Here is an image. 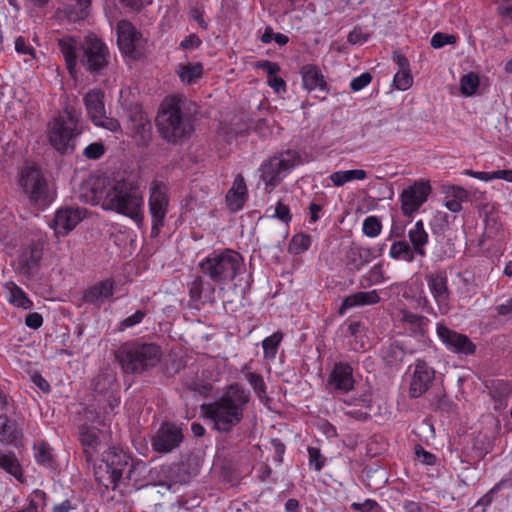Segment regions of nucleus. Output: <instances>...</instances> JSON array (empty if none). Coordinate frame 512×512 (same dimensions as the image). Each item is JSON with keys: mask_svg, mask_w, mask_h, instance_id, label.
I'll list each match as a JSON object with an SVG mask.
<instances>
[{"mask_svg": "<svg viewBox=\"0 0 512 512\" xmlns=\"http://www.w3.org/2000/svg\"><path fill=\"white\" fill-rule=\"evenodd\" d=\"M87 186L93 201L101 203L103 208L123 214L137 224L143 222V197L139 187L132 181L97 176L91 178Z\"/></svg>", "mask_w": 512, "mask_h": 512, "instance_id": "nucleus-1", "label": "nucleus"}, {"mask_svg": "<svg viewBox=\"0 0 512 512\" xmlns=\"http://www.w3.org/2000/svg\"><path fill=\"white\" fill-rule=\"evenodd\" d=\"M455 42L456 37L454 35L438 32L432 36L430 44L433 48L438 49L446 44H454Z\"/></svg>", "mask_w": 512, "mask_h": 512, "instance_id": "nucleus-52", "label": "nucleus"}, {"mask_svg": "<svg viewBox=\"0 0 512 512\" xmlns=\"http://www.w3.org/2000/svg\"><path fill=\"white\" fill-rule=\"evenodd\" d=\"M381 355L383 360L388 365L393 366L400 363L403 360L405 356V351L399 343L393 342L390 343L389 345L382 347Z\"/></svg>", "mask_w": 512, "mask_h": 512, "instance_id": "nucleus-37", "label": "nucleus"}, {"mask_svg": "<svg viewBox=\"0 0 512 512\" xmlns=\"http://www.w3.org/2000/svg\"><path fill=\"white\" fill-rule=\"evenodd\" d=\"M60 50L64 56L66 67L72 75L75 73L77 61H79L80 44L76 45L71 40L61 39L58 42Z\"/></svg>", "mask_w": 512, "mask_h": 512, "instance_id": "nucleus-29", "label": "nucleus"}, {"mask_svg": "<svg viewBox=\"0 0 512 512\" xmlns=\"http://www.w3.org/2000/svg\"><path fill=\"white\" fill-rule=\"evenodd\" d=\"M308 453H309V464L314 466V469L316 471H320L325 464V458L322 457L320 450L315 447H309Z\"/></svg>", "mask_w": 512, "mask_h": 512, "instance_id": "nucleus-54", "label": "nucleus"}, {"mask_svg": "<svg viewBox=\"0 0 512 512\" xmlns=\"http://www.w3.org/2000/svg\"><path fill=\"white\" fill-rule=\"evenodd\" d=\"M79 63L92 74L101 73L109 63L106 44L95 35H88L80 43Z\"/></svg>", "mask_w": 512, "mask_h": 512, "instance_id": "nucleus-9", "label": "nucleus"}, {"mask_svg": "<svg viewBox=\"0 0 512 512\" xmlns=\"http://www.w3.org/2000/svg\"><path fill=\"white\" fill-rule=\"evenodd\" d=\"M353 369L348 363H335L328 377V386L334 391L349 392L354 388Z\"/></svg>", "mask_w": 512, "mask_h": 512, "instance_id": "nucleus-20", "label": "nucleus"}, {"mask_svg": "<svg viewBox=\"0 0 512 512\" xmlns=\"http://www.w3.org/2000/svg\"><path fill=\"white\" fill-rule=\"evenodd\" d=\"M208 292L209 295L213 294L214 288L211 283L204 281L201 276H197L189 288L190 299L194 302H200L203 298V293Z\"/></svg>", "mask_w": 512, "mask_h": 512, "instance_id": "nucleus-38", "label": "nucleus"}, {"mask_svg": "<svg viewBox=\"0 0 512 512\" xmlns=\"http://www.w3.org/2000/svg\"><path fill=\"white\" fill-rule=\"evenodd\" d=\"M113 290V280L105 279L99 281L84 292L83 301L95 306H100L106 300L112 297Z\"/></svg>", "mask_w": 512, "mask_h": 512, "instance_id": "nucleus-22", "label": "nucleus"}, {"mask_svg": "<svg viewBox=\"0 0 512 512\" xmlns=\"http://www.w3.org/2000/svg\"><path fill=\"white\" fill-rule=\"evenodd\" d=\"M311 244V239L307 235H295L291 241V249L295 253L306 251Z\"/></svg>", "mask_w": 512, "mask_h": 512, "instance_id": "nucleus-49", "label": "nucleus"}, {"mask_svg": "<svg viewBox=\"0 0 512 512\" xmlns=\"http://www.w3.org/2000/svg\"><path fill=\"white\" fill-rule=\"evenodd\" d=\"M105 153V147L101 142H94L89 144L83 151V155L87 159H99Z\"/></svg>", "mask_w": 512, "mask_h": 512, "instance_id": "nucleus-48", "label": "nucleus"}, {"mask_svg": "<svg viewBox=\"0 0 512 512\" xmlns=\"http://www.w3.org/2000/svg\"><path fill=\"white\" fill-rule=\"evenodd\" d=\"M35 450L36 461L43 466L51 467L53 458L47 444L41 442L35 447Z\"/></svg>", "mask_w": 512, "mask_h": 512, "instance_id": "nucleus-46", "label": "nucleus"}, {"mask_svg": "<svg viewBox=\"0 0 512 512\" xmlns=\"http://www.w3.org/2000/svg\"><path fill=\"white\" fill-rule=\"evenodd\" d=\"M21 435L17 423L7 415L0 414V442L5 445L14 444Z\"/></svg>", "mask_w": 512, "mask_h": 512, "instance_id": "nucleus-28", "label": "nucleus"}, {"mask_svg": "<svg viewBox=\"0 0 512 512\" xmlns=\"http://www.w3.org/2000/svg\"><path fill=\"white\" fill-rule=\"evenodd\" d=\"M256 67L261 68L264 71H266L268 74V77L274 76L280 70V67L277 63H274V62H271L268 60L258 62Z\"/></svg>", "mask_w": 512, "mask_h": 512, "instance_id": "nucleus-59", "label": "nucleus"}, {"mask_svg": "<svg viewBox=\"0 0 512 512\" xmlns=\"http://www.w3.org/2000/svg\"><path fill=\"white\" fill-rule=\"evenodd\" d=\"M177 74L185 84H193L202 77L203 65L200 62L179 64Z\"/></svg>", "mask_w": 512, "mask_h": 512, "instance_id": "nucleus-32", "label": "nucleus"}, {"mask_svg": "<svg viewBox=\"0 0 512 512\" xmlns=\"http://www.w3.org/2000/svg\"><path fill=\"white\" fill-rule=\"evenodd\" d=\"M505 481L502 480L499 483H497L493 488H491L482 498H480L477 502V506H482L483 508H486L490 503L493 501V494L496 493L502 484Z\"/></svg>", "mask_w": 512, "mask_h": 512, "instance_id": "nucleus-58", "label": "nucleus"}, {"mask_svg": "<svg viewBox=\"0 0 512 512\" xmlns=\"http://www.w3.org/2000/svg\"><path fill=\"white\" fill-rule=\"evenodd\" d=\"M0 467L18 481L24 482L22 468L15 454L0 451Z\"/></svg>", "mask_w": 512, "mask_h": 512, "instance_id": "nucleus-34", "label": "nucleus"}, {"mask_svg": "<svg viewBox=\"0 0 512 512\" xmlns=\"http://www.w3.org/2000/svg\"><path fill=\"white\" fill-rule=\"evenodd\" d=\"M43 250L38 244H32L19 256L18 270L25 276L31 275L42 259Z\"/></svg>", "mask_w": 512, "mask_h": 512, "instance_id": "nucleus-23", "label": "nucleus"}, {"mask_svg": "<svg viewBox=\"0 0 512 512\" xmlns=\"http://www.w3.org/2000/svg\"><path fill=\"white\" fill-rule=\"evenodd\" d=\"M132 130L138 146L146 147L151 141L152 126L148 118L141 112H136L132 117Z\"/></svg>", "mask_w": 512, "mask_h": 512, "instance_id": "nucleus-24", "label": "nucleus"}, {"mask_svg": "<svg viewBox=\"0 0 512 512\" xmlns=\"http://www.w3.org/2000/svg\"><path fill=\"white\" fill-rule=\"evenodd\" d=\"M347 263L353 269L359 270L372 260V252L369 248L351 247L347 253Z\"/></svg>", "mask_w": 512, "mask_h": 512, "instance_id": "nucleus-31", "label": "nucleus"}, {"mask_svg": "<svg viewBox=\"0 0 512 512\" xmlns=\"http://www.w3.org/2000/svg\"><path fill=\"white\" fill-rule=\"evenodd\" d=\"M199 268L212 282L226 284L242 272L244 261L240 253L225 249L211 253L199 263Z\"/></svg>", "mask_w": 512, "mask_h": 512, "instance_id": "nucleus-5", "label": "nucleus"}, {"mask_svg": "<svg viewBox=\"0 0 512 512\" xmlns=\"http://www.w3.org/2000/svg\"><path fill=\"white\" fill-rule=\"evenodd\" d=\"M436 331L440 340L449 350L465 355L475 352L476 346L466 335L453 331L443 324H438Z\"/></svg>", "mask_w": 512, "mask_h": 512, "instance_id": "nucleus-17", "label": "nucleus"}, {"mask_svg": "<svg viewBox=\"0 0 512 512\" xmlns=\"http://www.w3.org/2000/svg\"><path fill=\"white\" fill-rule=\"evenodd\" d=\"M366 176V171L362 169L336 171L330 175V180L339 187L352 180H364Z\"/></svg>", "mask_w": 512, "mask_h": 512, "instance_id": "nucleus-36", "label": "nucleus"}, {"mask_svg": "<svg viewBox=\"0 0 512 512\" xmlns=\"http://www.w3.org/2000/svg\"><path fill=\"white\" fill-rule=\"evenodd\" d=\"M363 233L370 238L377 237L382 230V224L378 217L376 216H368L363 221L362 227Z\"/></svg>", "mask_w": 512, "mask_h": 512, "instance_id": "nucleus-44", "label": "nucleus"}, {"mask_svg": "<svg viewBox=\"0 0 512 512\" xmlns=\"http://www.w3.org/2000/svg\"><path fill=\"white\" fill-rule=\"evenodd\" d=\"M83 219V210L79 208L59 209L53 219L52 228L56 235L65 236Z\"/></svg>", "mask_w": 512, "mask_h": 512, "instance_id": "nucleus-21", "label": "nucleus"}, {"mask_svg": "<svg viewBox=\"0 0 512 512\" xmlns=\"http://www.w3.org/2000/svg\"><path fill=\"white\" fill-rule=\"evenodd\" d=\"M249 400L250 393L240 384L234 383L218 400L203 405L202 409L214 422L215 429L220 432H229L242 421L244 408Z\"/></svg>", "mask_w": 512, "mask_h": 512, "instance_id": "nucleus-2", "label": "nucleus"}, {"mask_svg": "<svg viewBox=\"0 0 512 512\" xmlns=\"http://www.w3.org/2000/svg\"><path fill=\"white\" fill-rule=\"evenodd\" d=\"M499 12L502 16L512 19V0H504L499 6Z\"/></svg>", "mask_w": 512, "mask_h": 512, "instance_id": "nucleus-64", "label": "nucleus"}, {"mask_svg": "<svg viewBox=\"0 0 512 512\" xmlns=\"http://www.w3.org/2000/svg\"><path fill=\"white\" fill-rule=\"evenodd\" d=\"M429 290L438 306L439 312L444 315L450 311V290L448 277L445 271H435L426 275Z\"/></svg>", "mask_w": 512, "mask_h": 512, "instance_id": "nucleus-15", "label": "nucleus"}, {"mask_svg": "<svg viewBox=\"0 0 512 512\" xmlns=\"http://www.w3.org/2000/svg\"><path fill=\"white\" fill-rule=\"evenodd\" d=\"M82 133L77 113L66 107L49 125V142L61 154L75 149V140Z\"/></svg>", "mask_w": 512, "mask_h": 512, "instance_id": "nucleus-6", "label": "nucleus"}, {"mask_svg": "<svg viewBox=\"0 0 512 512\" xmlns=\"http://www.w3.org/2000/svg\"><path fill=\"white\" fill-rule=\"evenodd\" d=\"M415 255H417L416 251L406 240L393 242L389 251V256L392 259L402 260L407 263L413 262Z\"/></svg>", "mask_w": 512, "mask_h": 512, "instance_id": "nucleus-30", "label": "nucleus"}, {"mask_svg": "<svg viewBox=\"0 0 512 512\" xmlns=\"http://www.w3.org/2000/svg\"><path fill=\"white\" fill-rule=\"evenodd\" d=\"M454 198L446 200L445 207L452 212H459L462 209V201L468 198V193L461 187H453Z\"/></svg>", "mask_w": 512, "mask_h": 512, "instance_id": "nucleus-43", "label": "nucleus"}, {"mask_svg": "<svg viewBox=\"0 0 512 512\" xmlns=\"http://www.w3.org/2000/svg\"><path fill=\"white\" fill-rule=\"evenodd\" d=\"M42 323L43 318L37 312L29 313L25 318V324L32 329H38L42 326Z\"/></svg>", "mask_w": 512, "mask_h": 512, "instance_id": "nucleus-60", "label": "nucleus"}, {"mask_svg": "<svg viewBox=\"0 0 512 512\" xmlns=\"http://www.w3.org/2000/svg\"><path fill=\"white\" fill-rule=\"evenodd\" d=\"M300 74L305 90L310 93L317 92L316 97L320 100H324L327 97L329 93L328 84L318 66L314 64L304 65L300 70Z\"/></svg>", "mask_w": 512, "mask_h": 512, "instance_id": "nucleus-18", "label": "nucleus"}, {"mask_svg": "<svg viewBox=\"0 0 512 512\" xmlns=\"http://www.w3.org/2000/svg\"><path fill=\"white\" fill-rule=\"evenodd\" d=\"M431 186L427 182H415L401 193L402 211L404 215H411L417 211L427 200Z\"/></svg>", "mask_w": 512, "mask_h": 512, "instance_id": "nucleus-16", "label": "nucleus"}, {"mask_svg": "<svg viewBox=\"0 0 512 512\" xmlns=\"http://www.w3.org/2000/svg\"><path fill=\"white\" fill-rule=\"evenodd\" d=\"M6 287L9 290L8 300L10 303L23 309L31 308L32 302L20 287H18L14 282H8Z\"/></svg>", "mask_w": 512, "mask_h": 512, "instance_id": "nucleus-39", "label": "nucleus"}, {"mask_svg": "<svg viewBox=\"0 0 512 512\" xmlns=\"http://www.w3.org/2000/svg\"><path fill=\"white\" fill-rule=\"evenodd\" d=\"M182 429L177 425L164 422L151 439V445L155 452L166 454L178 448L183 442Z\"/></svg>", "mask_w": 512, "mask_h": 512, "instance_id": "nucleus-13", "label": "nucleus"}, {"mask_svg": "<svg viewBox=\"0 0 512 512\" xmlns=\"http://www.w3.org/2000/svg\"><path fill=\"white\" fill-rule=\"evenodd\" d=\"M156 127L168 143L177 144L193 132V116L186 102L175 96L166 97L160 105Z\"/></svg>", "mask_w": 512, "mask_h": 512, "instance_id": "nucleus-3", "label": "nucleus"}, {"mask_svg": "<svg viewBox=\"0 0 512 512\" xmlns=\"http://www.w3.org/2000/svg\"><path fill=\"white\" fill-rule=\"evenodd\" d=\"M169 197L164 184L154 181L150 187L149 213L152 219L151 236L157 237L164 226L168 211Z\"/></svg>", "mask_w": 512, "mask_h": 512, "instance_id": "nucleus-12", "label": "nucleus"}, {"mask_svg": "<svg viewBox=\"0 0 512 512\" xmlns=\"http://www.w3.org/2000/svg\"><path fill=\"white\" fill-rule=\"evenodd\" d=\"M247 197V187L244 177L238 174L233 182L232 188L228 191L226 201L233 211L241 209Z\"/></svg>", "mask_w": 512, "mask_h": 512, "instance_id": "nucleus-26", "label": "nucleus"}, {"mask_svg": "<svg viewBox=\"0 0 512 512\" xmlns=\"http://www.w3.org/2000/svg\"><path fill=\"white\" fill-rule=\"evenodd\" d=\"M18 183L29 202L38 207L48 206L54 199L42 170L34 165L22 168Z\"/></svg>", "mask_w": 512, "mask_h": 512, "instance_id": "nucleus-7", "label": "nucleus"}, {"mask_svg": "<svg viewBox=\"0 0 512 512\" xmlns=\"http://www.w3.org/2000/svg\"><path fill=\"white\" fill-rule=\"evenodd\" d=\"M415 455L422 463L426 465H434L437 460L434 454L426 451L421 445L415 446Z\"/></svg>", "mask_w": 512, "mask_h": 512, "instance_id": "nucleus-55", "label": "nucleus"}, {"mask_svg": "<svg viewBox=\"0 0 512 512\" xmlns=\"http://www.w3.org/2000/svg\"><path fill=\"white\" fill-rule=\"evenodd\" d=\"M88 117L99 127L116 132L120 129V123L116 118L106 116L104 94L99 89L90 90L83 98Z\"/></svg>", "mask_w": 512, "mask_h": 512, "instance_id": "nucleus-11", "label": "nucleus"}, {"mask_svg": "<svg viewBox=\"0 0 512 512\" xmlns=\"http://www.w3.org/2000/svg\"><path fill=\"white\" fill-rule=\"evenodd\" d=\"M372 81V75L369 72H364L360 76L355 77L350 82V88L352 91L357 92L362 90Z\"/></svg>", "mask_w": 512, "mask_h": 512, "instance_id": "nucleus-53", "label": "nucleus"}, {"mask_svg": "<svg viewBox=\"0 0 512 512\" xmlns=\"http://www.w3.org/2000/svg\"><path fill=\"white\" fill-rule=\"evenodd\" d=\"M377 507V503L374 500L367 499L363 503H352L351 508L360 512H371Z\"/></svg>", "mask_w": 512, "mask_h": 512, "instance_id": "nucleus-62", "label": "nucleus"}, {"mask_svg": "<svg viewBox=\"0 0 512 512\" xmlns=\"http://www.w3.org/2000/svg\"><path fill=\"white\" fill-rule=\"evenodd\" d=\"M479 86V77L477 74L470 72L462 76L460 80V91L465 96H472L476 93Z\"/></svg>", "mask_w": 512, "mask_h": 512, "instance_id": "nucleus-42", "label": "nucleus"}, {"mask_svg": "<svg viewBox=\"0 0 512 512\" xmlns=\"http://www.w3.org/2000/svg\"><path fill=\"white\" fill-rule=\"evenodd\" d=\"M433 379L434 370L424 360H418L411 379L410 396L417 398L423 395L429 389Z\"/></svg>", "mask_w": 512, "mask_h": 512, "instance_id": "nucleus-19", "label": "nucleus"}, {"mask_svg": "<svg viewBox=\"0 0 512 512\" xmlns=\"http://www.w3.org/2000/svg\"><path fill=\"white\" fill-rule=\"evenodd\" d=\"M300 163V156L294 150H287L264 161L260 177L267 187H276Z\"/></svg>", "mask_w": 512, "mask_h": 512, "instance_id": "nucleus-8", "label": "nucleus"}, {"mask_svg": "<svg viewBox=\"0 0 512 512\" xmlns=\"http://www.w3.org/2000/svg\"><path fill=\"white\" fill-rule=\"evenodd\" d=\"M408 238L410 245L414 248L416 254L421 257H425V246L428 243V233L425 231L421 220L417 221L414 227L408 231Z\"/></svg>", "mask_w": 512, "mask_h": 512, "instance_id": "nucleus-27", "label": "nucleus"}, {"mask_svg": "<svg viewBox=\"0 0 512 512\" xmlns=\"http://www.w3.org/2000/svg\"><path fill=\"white\" fill-rule=\"evenodd\" d=\"M95 478L97 482L106 489H116L118 484L122 482L118 476L110 473L107 465L101 463L95 468Z\"/></svg>", "mask_w": 512, "mask_h": 512, "instance_id": "nucleus-35", "label": "nucleus"}, {"mask_svg": "<svg viewBox=\"0 0 512 512\" xmlns=\"http://www.w3.org/2000/svg\"><path fill=\"white\" fill-rule=\"evenodd\" d=\"M413 77L410 73V69L399 70L393 80L394 86L401 91H405L412 86Z\"/></svg>", "mask_w": 512, "mask_h": 512, "instance_id": "nucleus-45", "label": "nucleus"}, {"mask_svg": "<svg viewBox=\"0 0 512 512\" xmlns=\"http://www.w3.org/2000/svg\"><path fill=\"white\" fill-rule=\"evenodd\" d=\"M146 316V312L143 310H137L133 315L123 319L119 323V330L123 331L127 328H131L137 324H139L143 318Z\"/></svg>", "mask_w": 512, "mask_h": 512, "instance_id": "nucleus-51", "label": "nucleus"}, {"mask_svg": "<svg viewBox=\"0 0 512 512\" xmlns=\"http://www.w3.org/2000/svg\"><path fill=\"white\" fill-rule=\"evenodd\" d=\"M15 50L19 54L30 56V59L25 60L26 63L36 60V50L22 36L15 39Z\"/></svg>", "mask_w": 512, "mask_h": 512, "instance_id": "nucleus-47", "label": "nucleus"}, {"mask_svg": "<svg viewBox=\"0 0 512 512\" xmlns=\"http://www.w3.org/2000/svg\"><path fill=\"white\" fill-rule=\"evenodd\" d=\"M102 463L107 465L110 473L118 476L122 482H138V476L145 470L143 462H134L130 456L116 448L104 452Z\"/></svg>", "mask_w": 512, "mask_h": 512, "instance_id": "nucleus-10", "label": "nucleus"}, {"mask_svg": "<svg viewBox=\"0 0 512 512\" xmlns=\"http://www.w3.org/2000/svg\"><path fill=\"white\" fill-rule=\"evenodd\" d=\"M273 217L278 218L284 223H288L291 221V214L290 209L287 205L283 204L282 202H278L275 209Z\"/></svg>", "mask_w": 512, "mask_h": 512, "instance_id": "nucleus-56", "label": "nucleus"}, {"mask_svg": "<svg viewBox=\"0 0 512 512\" xmlns=\"http://www.w3.org/2000/svg\"><path fill=\"white\" fill-rule=\"evenodd\" d=\"M115 358L124 373L140 375L159 364L162 351L155 343L132 340L117 349Z\"/></svg>", "mask_w": 512, "mask_h": 512, "instance_id": "nucleus-4", "label": "nucleus"}, {"mask_svg": "<svg viewBox=\"0 0 512 512\" xmlns=\"http://www.w3.org/2000/svg\"><path fill=\"white\" fill-rule=\"evenodd\" d=\"M246 378L250 385L253 387L256 394L261 396L266 392V386L260 374L250 372L246 375Z\"/></svg>", "mask_w": 512, "mask_h": 512, "instance_id": "nucleus-50", "label": "nucleus"}, {"mask_svg": "<svg viewBox=\"0 0 512 512\" xmlns=\"http://www.w3.org/2000/svg\"><path fill=\"white\" fill-rule=\"evenodd\" d=\"M200 45H201V40L195 34H191V35L185 37L180 43V46L184 49H194V48L199 47Z\"/></svg>", "mask_w": 512, "mask_h": 512, "instance_id": "nucleus-61", "label": "nucleus"}, {"mask_svg": "<svg viewBox=\"0 0 512 512\" xmlns=\"http://www.w3.org/2000/svg\"><path fill=\"white\" fill-rule=\"evenodd\" d=\"M368 40V35L361 28H354L347 36V41L352 44H362Z\"/></svg>", "mask_w": 512, "mask_h": 512, "instance_id": "nucleus-57", "label": "nucleus"}, {"mask_svg": "<svg viewBox=\"0 0 512 512\" xmlns=\"http://www.w3.org/2000/svg\"><path fill=\"white\" fill-rule=\"evenodd\" d=\"M268 84L275 92L279 93L281 90H285L286 83L281 77L271 76L268 78Z\"/></svg>", "mask_w": 512, "mask_h": 512, "instance_id": "nucleus-63", "label": "nucleus"}, {"mask_svg": "<svg viewBox=\"0 0 512 512\" xmlns=\"http://www.w3.org/2000/svg\"><path fill=\"white\" fill-rule=\"evenodd\" d=\"M380 301V297L376 290L371 291H359L352 295L347 296L343 302L341 307L339 308V314L343 315L347 309L365 306V305H373Z\"/></svg>", "mask_w": 512, "mask_h": 512, "instance_id": "nucleus-25", "label": "nucleus"}, {"mask_svg": "<svg viewBox=\"0 0 512 512\" xmlns=\"http://www.w3.org/2000/svg\"><path fill=\"white\" fill-rule=\"evenodd\" d=\"M401 314L402 322L409 325L413 333L421 336L426 333L429 323V320L426 317L407 310L402 311Z\"/></svg>", "mask_w": 512, "mask_h": 512, "instance_id": "nucleus-33", "label": "nucleus"}, {"mask_svg": "<svg viewBox=\"0 0 512 512\" xmlns=\"http://www.w3.org/2000/svg\"><path fill=\"white\" fill-rule=\"evenodd\" d=\"M71 4H67L66 13L71 21L84 19L88 15V8L91 0H70Z\"/></svg>", "mask_w": 512, "mask_h": 512, "instance_id": "nucleus-40", "label": "nucleus"}, {"mask_svg": "<svg viewBox=\"0 0 512 512\" xmlns=\"http://www.w3.org/2000/svg\"><path fill=\"white\" fill-rule=\"evenodd\" d=\"M283 339V333L280 331L275 332L269 337H266L262 341V347L264 352V357L266 359H274L277 353V349L279 344Z\"/></svg>", "mask_w": 512, "mask_h": 512, "instance_id": "nucleus-41", "label": "nucleus"}, {"mask_svg": "<svg viewBox=\"0 0 512 512\" xmlns=\"http://www.w3.org/2000/svg\"><path fill=\"white\" fill-rule=\"evenodd\" d=\"M117 43L120 50L130 58L137 59L142 54L141 33L127 20L117 24Z\"/></svg>", "mask_w": 512, "mask_h": 512, "instance_id": "nucleus-14", "label": "nucleus"}]
</instances>
